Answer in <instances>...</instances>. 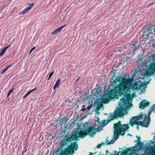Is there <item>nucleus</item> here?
<instances>
[{
	"instance_id": "2",
	"label": "nucleus",
	"mask_w": 155,
	"mask_h": 155,
	"mask_svg": "<svg viewBox=\"0 0 155 155\" xmlns=\"http://www.w3.org/2000/svg\"><path fill=\"white\" fill-rule=\"evenodd\" d=\"M114 137L110 141L108 140V139L109 137H107L105 140V144L106 145L113 144L114 142V141L113 140H117L119 137V135L122 136L124 135L126 131L129 128L128 124H121V122L120 121L117 123L114 124Z\"/></svg>"
},
{
	"instance_id": "34",
	"label": "nucleus",
	"mask_w": 155,
	"mask_h": 155,
	"mask_svg": "<svg viewBox=\"0 0 155 155\" xmlns=\"http://www.w3.org/2000/svg\"><path fill=\"white\" fill-rule=\"evenodd\" d=\"M136 137L137 138V141L138 142H139L140 140V136L138 137L137 136H136Z\"/></svg>"
},
{
	"instance_id": "33",
	"label": "nucleus",
	"mask_w": 155,
	"mask_h": 155,
	"mask_svg": "<svg viewBox=\"0 0 155 155\" xmlns=\"http://www.w3.org/2000/svg\"><path fill=\"white\" fill-rule=\"evenodd\" d=\"M26 13V12H25V10H24L23 11L20 12L19 14L20 15H22V14H25V13Z\"/></svg>"
},
{
	"instance_id": "23",
	"label": "nucleus",
	"mask_w": 155,
	"mask_h": 155,
	"mask_svg": "<svg viewBox=\"0 0 155 155\" xmlns=\"http://www.w3.org/2000/svg\"><path fill=\"white\" fill-rule=\"evenodd\" d=\"M36 87H35V88L34 89H32L31 90V91H29L23 97V98H26L31 93V92L34 91L36 89Z\"/></svg>"
},
{
	"instance_id": "27",
	"label": "nucleus",
	"mask_w": 155,
	"mask_h": 155,
	"mask_svg": "<svg viewBox=\"0 0 155 155\" xmlns=\"http://www.w3.org/2000/svg\"><path fill=\"white\" fill-rule=\"evenodd\" d=\"M110 75L112 78H114L115 74L113 71H111L110 72Z\"/></svg>"
},
{
	"instance_id": "20",
	"label": "nucleus",
	"mask_w": 155,
	"mask_h": 155,
	"mask_svg": "<svg viewBox=\"0 0 155 155\" xmlns=\"http://www.w3.org/2000/svg\"><path fill=\"white\" fill-rule=\"evenodd\" d=\"M36 87H35V88L34 89H32L31 90V91H29L23 97V98H26L31 93V92L34 91L36 89Z\"/></svg>"
},
{
	"instance_id": "30",
	"label": "nucleus",
	"mask_w": 155,
	"mask_h": 155,
	"mask_svg": "<svg viewBox=\"0 0 155 155\" xmlns=\"http://www.w3.org/2000/svg\"><path fill=\"white\" fill-rule=\"evenodd\" d=\"M14 88H12L10 89L9 91L7 94V96H8L11 94L13 92Z\"/></svg>"
},
{
	"instance_id": "46",
	"label": "nucleus",
	"mask_w": 155,
	"mask_h": 155,
	"mask_svg": "<svg viewBox=\"0 0 155 155\" xmlns=\"http://www.w3.org/2000/svg\"><path fill=\"white\" fill-rule=\"evenodd\" d=\"M79 79V78H78L76 81V82H77Z\"/></svg>"
},
{
	"instance_id": "12",
	"label": "nucleus",
	"mask_w": 155,
	"mask_h": 155,
	"mask_svg": "<svg viewBox=\"0 0 155 155\" xmlns=\"http://www.w3.org/2000/svg\"><path fill=\"white\" fill-rule=\"evenodd\" d=\"M149 104L150 103L148 101L144 100V101L140 102L139 107L141 109H143L146 107L149 106Z\"/></svg>"
},
{
	"instance_id": "51",
	"label": "nucleus",
	"mask_w": 155,
	"mask_h": 155,
	"mask_svg": "<svg viewBox=\"0 0 155 155\" xmlns=\"http://www.w3.org/2000/svg\"><path fill=\"white\" fill-rule=\"evenodd\" d=\"M129 135H130H130L131 136V134H129Z\"/></svg>"
},
{
	"instance_id": "21",
	"label": "nucleus",
	"mask_w": 155,
	"mask_h": 155,
	"mask_svg": "<svg viewBox=\"0 0 155 155\" xmlns=\"http://www.w3.org/2000/svg\"><path fill=\"white\" fill-rule=\"evenodd\" d=\"M36 87H35V88L34 89H32L31 90V91H29L23 97V98H26L31 93V92L34 91L36 89Z\"/></svg>"
},
{
	"instance_id": "52",
	"label": "nucleus",
	"mask_w": 155,
	"mask_h": 155,
	"mask_svg": "<svg viewBox=\"0 0 155 155\" xmlns=\"http://www.w3.org/2000/svg\"><path fill=\"white\" fill-rule=\"evenodd\" d=\"M104 122H105V120H104Z\"/></svg>"
},
{
	"instance_id": "50",
	"label": "nucleus",
	"mask_w": 155,
	"mask_h": 155,
	"mask_svg": "<svg viewBox=\"0 0 155 155\" xmlns=\"http://www.w3.org/2000/svg\"><path fill=\"white\" fill-rule=\"evenodd\" d=\"M115 153H117V152L116 151H115Z\"/></svg>"
},
{
	"instance_id": "1",
	"label": "nucleus",
	"mask_w": 155,
	"mask_h": 155,
	"mask_svg": "<svg viewBox=\"0 0 155 155\" xmlns=\"http://www.w3.org/2000/svg\"><path fill=\"white\" fill-rule=\"evenodd\" d=\"M118 82L120 83L115 86V90L110 91V95L112 96L113 94H114L115 97H117L115 91V90H117V92L119 96L124 95V96L120 99V102L122 105H127L129 101L132 98L130 94L127 93L130 89L140 90L144 85L143 83L140 80L132 84V81L130 79L126 78L125 77H123V76H118L114 81L113 83L116 85Z\"/></svg>"
},
{
	"instance_id": "41",
	"label": "nucleus",
	"mask_w": 155,
	"mask_h": 155,
	"mask_svg": "<svg viewBox=\"0 0 155 155\" xmlns=\"http://www.w3.org/2000/svg\"><path fill=\"white\" fill-rule=\"evenodd\" d=\"M100 144L101 145H104V142H102Z\"/></svg>"
},
{
	"instance_id": "43",
	"label": "nucleus",
	"mask_w": 155,
	"mask_h": 155,
	"mask_svg": "<svg viewBox=\"0 0 155 155\" xmlns=\"http://www.w3.org/2000/svg\"><path fill=\"white\" fill-rule=\"evenodd\" d=\"M92 154H94V153H90L89 155H92Z\"/></svg>"
},
{
	"instance_id": "3",
	"label": "nucleus",
	"mask_w": 155,
	"mask_h": 155,
	"mask_svg": "<svg viewBox=\"0 0 155 155\" xmlns=\"http://www.w3.org/2000/svg\"><path fill=\"white\" fill-rule=\"evenodd\" d=\"M64 140L65 136L64 139L61 140L58 149H59L65 155H73L75 153V151L78 149V145L77 141H75L73 143L71 142H67L66 144L62 145L63 141Z\"/></svg>"
},
{
	"instance_id": "39",
	"label": "nucleus",
	"mask_w": 155,
	"mask_h": 155,
	"mask_svg": "<svg viewBox=\"0 0 155 155\" xmlns=\"http://www.w3.org/2000/svg\"><path fill=\"white\" fill-rule=\"evenodd\" d=\"M152 57L153 58V60H154V59L155 58V55L154 54L152 56Z\"/></svg>"
},
{
	"instance_id": "37",
	"label": "nucleus",
	"mask_w": 155,
	"mask_h": 155,
	"mask_svg": "<svg viewBox=\"0 0 155 155\" xmlns=\"http://www.w3.org/2000/svg\"><path fill=\"white\" fill-rule=\"evenodd\" d=\"M101 147V144L100 143L98 144L97 146V148H100Z\"/></svg>"
},
{
	"instance_id": "13",
	"label": "nucleus",
	"mask_w": 155,
	"mask_h": 155,
	"mask_svg": "<svg viewBox=\"0 0 155 155\" xmlns=\"http://www.w3.org/2000/svg\"><path fill=\"white\" fill-rule=\"evenodd\" d=\"M131 45H132V48L134 52H135L139 48V44L137 41H134V43Z\"/></svg>"
},
{
	"instance_id": "49",
	"label": "nucleus",
	"mask_w": 155,
	"mask_h": 155,
	"mask_svg": "<svg viewBox=\"0 0 155 155\" xmlns=\"http://www.w3.org/2000/svg\"><path fill=\"white\" fill-rule=\"evenodd\" d=\"M148 124H147V126H145L146 127H148Z\"/></svg>"
},
{
	"instance_id": "31",
	"label": "nucleus",
	"mask_w": 155,
	"mask_h": 155,
	"mask_svg": "<svg viewBox=\"0 0 155 155\" xmlns=\"http://www.w3.org/2000/svg\"><path fill=\"white\" fill-rule=\"evenodd\" d=\"M6 71V70L5 68L1 70L0 73L1 74H2Z\"/></svg>"
},
{
	"instance_id": "44",
	"label": "nucleus",
	"mask_w": 155,
	"mask_h": 155,
	"mask_svg": "<svg viewBox=\"0 0 155 155\" xmlns=\"http://www.w3.org/2000/svg\"><path fill=\"white\" fill-rule=\"evenodd\" d=\"M96 102H97V101H95L94 102V104H96Z\"/></svg>"
},
{
	"instance_id": "15",
	"label": "nucleus",
	"mask_w": 155,
	"mask_h": 155,
	"mask_svg": "<svg viewBox=\"0 0 155 155\" xmlns=\"http://www.w3.org/2000/svg\"><path fill=\"white\" fill-rule=\"evenodd\" d=\"M143 121L139 120L137 121L136 122H131V123H130V125L132 127L134 126V124L137 125H141L142 126L144 127L143 125Z\"/></svg>"
},
{
	"instance_id": "22",
	"label": "nucleus",
	"mask_w": 155,
	"mask_h": 155,
	"mask_svg": "<svg viewBox=\"0 0 155 155\" xmlns=\"http://www.w3.org/2000/svg\"><path fill=\"white\" fill-rule=\"evenodd\" d=\"M36 87H35V88L34 89H32L31 90V91H29L23 97V98H26L31 93V92L34 91L36 89Z\"/></svg>"
},
{
	"instance_id": "42",
	"label": "nucleus",
	"mask_w": 155,
	"mask_h": 155,
	"mask_svg": "<svg viewBox=\"0 0 155 155\" xmlns=\"http://www.w3.org/2000/svg\"><path fill=\"white\" fill-rule=\"evenodd\" d=\"M136 128L137 129V130H139V125H137V127H136Z\"/></svg>"
},
{
	"instance_id": "5",
	"label": "nucleus",
	"mask_w": 155,
	"mask_h": 155,
	"mask_svg": "<svg viewBox=\"0 0 155 155\" xmlns=\"http://www.w3.org/2000/svg\"><path fill=\"white\" fill-rule=\"evenodd\" d=\"M124 111V108L123 107H120L118 108L114 112L113 114L109 116L107 120V124L111 120H113L118 117H120L124 115L123 112Z\"/></svg>"
},
{
	"instance_id": "28",
	"label": "nucleus",
	"mask_w": 155,
	"mask_h": 155,
	"mask_svg": "<svg viewBox=\"0 0 155 155\" xmlns=\"http://www.w3.org/2000/svg\"><path fill=\"white\" fill-rule=\"evenodd\" d=\"M155 109V104H154L150 109L151 111H153Z\"/></svg>"
},
{
	"instance_id": "36",
	"label": "nucleus",
	"mask_w": 155,
	"mask_h": 155,
	"mask_svg": "<svg viewBox=\"0 0 155 155\" xmlns=\"http://www.w3.org/2000/svg\"><path fill=\"white\" fill-rule=\"evenodd\" d=\"M138 144L139 146H142L143 145V143L142 142H138Z\"/></svg>"
},
{
	"instance_id": "40",
	"label": "nucleus",
	"mask_w": 155,
	"mask_h": 155,
	"mask_svg": "<svg viewBox=\"0 0 155 155\" xmlns=\"http://www.w3.org/2000/svg\"><path fill=\"white\" fill-rule=\"evenodd\" d=\"M36 48V47H34L33 48H32L31 49V50L33 51V50H35V49Z\"/></svg>"
},
{
	"instance_id": "35",
	"label": "nucleus",
	"mask_w": 155,
	"mask_h": 155,
	"mask_svg": "<svg viewBox=\"0 0 155 155\" xmlns=\"http://www.w3.org/2000/svg\"><path fill=\"white\" fill-rule=\"evenodd\" d=\"M12 65H9V66H6V67L5 68V69L7 71V69L10 68L11 67Z\"/></svg>"
},
{
	"instance_id": "10",
	"label": "nucleus",
	"mask_w": 155,
	"mask_h": 155,
	"mask_svg": "<svg viewBox=\"0 0 155 155\" xmlns=\"http://www.w3.org/2000/svg\"><path fill=\"white\" fill-rule=\"evenodd\" d=\"M92 107V105H91L86 107L85 105H83L82 106V108L81 109V110L84 112H85L86 114H90V112Z\"/></svg>"
},
{
	"instance_id": "8",
	"label": "nucleus",
	"mask_w": 155,
	"mask_h": 155,
	"mask_svg": "<svg viewBox=\"0 0 155 155\" xmlns=\"http://www.w3.org/2000/svg\"><path fill=\"white\" fill-rule=\"evenodd\" d=\"M115 89V87H114V89H113L112 90H110L107 93V97L103 98L102 99L101 101L102 103L104 104H106L110 100H112L114 98H117L118 97V96H119L117 92V90H115V92L116 93L115 94L117 95V97H115V96H114V94H113V95L112 96V95H110V91L112 90H114Z\"/></svg>"
},
{
	"instance_id": "7",
	"label": "nucleus",
	"mask_w": 155,
	"mask_h": 155,
	"mask_svg": "<svg viewBox=\"0 0 155 155\" xmlns=\"http://www.w3.org/2000/svg\"><path fill=\"white\" fill-rule=\"evenodd\" d=\"M147 71H146L147 76H150L153 74L155 72V62H151L150 64L147 66Z\"/></svg>"
},
{
	"instance_id": "19",
	"label": "nucleus",
	"mask_w": 155,
	"mask_h": 155,
	"mask_svg": "<svg viewBox=\"0 0 155 155\" xmlns=\"http://www.w3.org/2000/svg\"><path fill=\"white\" fill-rule=\"evenodd\" d=\"M61 80L60 79H58L56 81V84L53 87V89H55L57 87H58L60 84V82Z\"/></svg>"
},
{
	"instance_id": "32",
	"label": "nucleus",
	"mask_w": 155,
	"mask_h": 155,
	"mask_svg": "<svg viewBox=\"0 0 155 155\" xmlns=\"http://www.w3.org/2000/svg\"><path fill=\"white\" fill-rule=\"evenodd\" d=\"M102 106V104L101 103L98 102V107H99V108H101Z\"/></svg>"
},
{
	"instance_id": "26",
	"label": "nucleus",
	"mask_w": 155,
	"mask_h": 155,
	"mask_svg": "<svg viewBox=\"0 0 155 155\" xmlns=\"http://www.w3.org/2000/svg\"><path fill=\"white\" fill-rule=\"evenodd\" d=\"M151 112L152 111H151L149 110V111L148 112V122H147V124H149L150 123V114H151Z\"/></svg>"
},
{
	"instance_id": "14",
	"label": "nucleus",
	"mask_w": 155,
	"mask_h": 155,
	"mask_svg": "<svg viewBox=\"0 0 155 155\" xmlns=\"http://www.w3.org/2000/svg\"><path fill=\"white\" fill-rule=\"evenodd\" d=\"M66 25L61 26L60 27L54 30L52 33V34L53 35H55L58 33L60 32L62 29H63L64 28Z\"/></svg>"
},
{
	"instance_id": "38",
	"label": "nucleus",
	"mask_w": 155,
	"mask_h": 155,
	"mask_svg": "<svg viewBox=\"0 0 155 155\" xmlns=\"http://www.w3.org/2000/svg\"><path fill=\"white\" fill-rule=\"evenodd\" d=\"M154 3H153V2H151L150 3V4H149V5L148 6V7H149V6H150V5H153Z\"/></svg>"
},
{
	"instance_id": "16",
	"label": "nucleus",
	"mask_w": 155,
	"mask_h": 155,
	"mask_svg": "<svg viewBox=\"0 0 155 155\" xmlns=\"http://www.w3.org/2000/svg\"><path fill=\"white\" fill-rule=\"evenodd\" d=\"M135 150L133 149L132 148L130 147V148H127L126 149V150L124 151L123 153L124 155L127 154H130L133 153L134 152Z\"/></svg>"
},
{
	"instance_id": "4",
	"label": "nucleus",
	"mask_w": 155,
	"mask_h": 155,
	"mask_svg": "<svg viewBox=\"0 0 155 155\" xmlns=\"http://www.w3.org/2000/svg\"><path fill=\"white\" fill-rule=\"evenodd\" d=\"M87 135L86 129L84 130H81L78 132L77 131L74 134H72L71 135H66L65 136V140L63 141L62 145L66 144L67 142H72L74 140H79V139H78V137L83 138Z\"/></svg>"
},
{
	"instance_id": "25",
	"label": "nucleus",
	"mask_w": 155,
	"mask_h": 155,
	"mask_svg": "<svg viewBox=\"0 0 155 155\" xmlns=\"http://www.w3.org/2000/svg\"><path fill=\"white\" fill-rule=\"evenodd\" d=\"M83 127L84 129H88L89 127V123L87 122L83 124Z\"/></svg>"
},
{
	"instance_id": "11",
	"label": "nucleus",
	"mask_w": 155,
	"mask_h": 155,
	"mask_svg": "<svg viewBox=\"0 0 155 155\" xmlns=\"http://www.w3.org/2000/svg\"><path fill=\"white\" fill-rule=\"evenodd\" d=\"M141 114L139 116H134L132 117V118L130 120L129 123L128 124H130V123L131 122H136L137 121H139V120H141L142 117V113H141Z\"/></svg>"
},
{
	"instance_id": "29",
	"label": "nucleus",
	"mask_w": 155,
	"mask_h": 155,
	"mask_svg": "<svg viewBox=\"0 0 155 155\" xmlns=\"http://www.w3.org/2000/svg\"><path fill=\"white\" fill-rule=\"evenodd\" d=\"M54 71H53L52 72H51L50 73L49 77H48V80H49L51 78V77L53 75V74H54Z\"/></svg>"
},
{
	"instance_id": "48",
	"label": "nucleus",
	"mask_w": 155,
	"mask_h": 155,
	"mask_svg": "<svg viewBox=\"0 0 155 155\" xmlns=\"http://www.w3.org/2000/svg\"><path fill=\"white\" fill-rule=\"evenodd\" d=\"M106 153H109V152H108L107 150L106 151Z\"/></svg>"
},
{
	"instance_id": "45",
	"label": "nucleus",
	"mask_w": 155,
	"mask_h": 155,
	"mask_svg": "<svg viewBox=\"0 0 155 155\" xmlns=\"http://www.w3.org/2000/svg\"><path fill=\"white\" fill-rule=\"evenodd\" d=\"M32 51L31 50L30 51V54L31 53Z\"/></svg>"
},
{
	"instance_id": "18",
	"label": "nucleus",
	"mask_w": 155,
	"mask_h": 155,
	"mask_svg": "<svg viewBox=\"0 0 155 155\" xmlns=\"http://www.w3.org/2000/svg\"><path fill=\"white\" fill-rule=\"evenodd\" d=\"M34 3H33L28 7L26 8L24 10H25V12H27L28 11L30 10L33 6L34 5Z\"/></svg>"
},
{
	"instance_id": "47",
	"label": "nucleus",
	"mask_w": 155,
	"mask_h": 155,
	"mask_svg": "<svg viewBox=\"0 0 155 155\" xmlns=\"http://www.w3.org/2000/svg\"><path fill=\"white\" fill-rule=\"evenodd\" d=\"M145 118H147V116L146 114H145Z\"/></svg>"
},
{
	"instance_id": "9",
	"label": "nucleus",
	"mask_w": 155,
	"mask_h": 155,
	"mask_svg": "<svg viewBox=\"0 0 155 155\" xmlns=\"http://www.w3.org/2000/svg\"><path fill=\"white\" fill-rule=\"evenodd\" d=\"M87 135L90 137H93L97 131L95 126H91L88 129H86Z\"/></svg>"
},
{
	"instance_id": "24",
	"label": "nucleus",
	"mask_w": 155,
	"mask_h": 155,
	"mask_svg": "<svg viewBox=\"0 0 155 155\" xmlns=\"http://www.w3.org/2000/svg\"><path fill=\"white\" fill-rule=\"evenodd\" d=\"M56 155H65V154L62 153V151H60V149H58L56 151Z\"/></svg>"
},
{
	"instance_id": "17",
	"label": "nucleus",
	"mask_w": 155,
	"mask_h": 155,
	"mask_svg": "<svg viewBox=\"0 0 155 155\" xmlns=\"http://www.w3.org/2000/svg\"><path fill=\"white\" fill-rule=\"evenodd\" d=\"M10 45V44L8 45L5 47L3 49H2L0 51V56H2L5 53L7 49L8 48Z\"/></svg>"
},
{
	"instance_id": "6",
	"label": "nucleus",
	"mask_w": 155,
	"mask_h": 155,
	"mask_svg": "<svg viewBox=\"0 0 155 155\" xmlns=\"http://www.w3.org/2000/svg\"><path fill=\"white\" fill-rule=\"evenodd\" d=\"M154 26L151 24H148V25L143 29V38H147L150 35L153 34L151 32L152 30H154Z\"/></svg>"
}]
</instances>
